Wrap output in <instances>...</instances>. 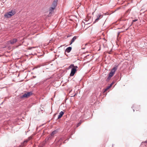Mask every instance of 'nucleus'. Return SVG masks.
<instances>
[{
    "instance_id": "nucleus-1",
    "label": "nucleus",
    "mask_w": 147,
    "mask_h": 147,
    "mask_svg": "<svg viewBox=\"0 0 147 147\" xmlns=\"http://www.w3.org/2000/svg\"><path fill=\"white\" fill-rule=\"evenodd\" d=\"M78 68L77 66H74V64H71L68 67L69 69H71V72L70 74V76H73L75 74L76 69Z\"/></svg>"
},
{
    "instance_id": "nucleus-2",
    "label": "nucleus",
    "mask_w": 147,
    "mask_h": 147,
    "mask_svg": "<svg viewBox=\"0 0 147 147\" xmlns=\"http://www.w3.org/2000/svg\"><path fill=\"white\" fill-rule=\"evenodd\" d=\"M117 69V66L115 65L114 67L111 69V71L109 75L108 78H111L114 75Z\"/></svg>"
},
{
    "instance_id": "nucleus-3",
    "label": "nucleus",
    "mask_w": 147,
    "mask_h": 147,
    "mask_svg": "<svg viewBox=\"0 0 147 147\" xmlns=\"http://www.w3.org/2000/svg\"><path fill=\"white\" fill-rule=\"evenodd\" d=\"M15 13L16 12L14 11H11L6 13L4 15V16L7 18H10L13 16Z\"/></svg>"
},
{
    "instance_id": "nucleus-4",
    "label": "nucleus",
    "mask_w": 147,
    "mask_h": 147,
    "mask_svg": "<svg viewBox=\"0 0 147 147\" xmlns=\"http://www.w3.org/2000/svg\"><path fill=\"white\" fill-rule=\"evenodd\" d=\"M32 94V93L31 92H27L25 93L22 96H21V97L22 98H28Z\"/></svg>"
},
{
    "instance_id": "nucleus-5",
    "label": "nucleus",
    "mask_w": 147,
    "mask_h": 147,
    "mask_svg": "<svg viewBox=\"0 0 147 147\" xmlns=\"http://www.w3.org/2000/svg\"><path fill=\"white\" fill-rule=\"evenodd\" d=\"M55 9V8L51 7L49 8V13L48 15L49 16H51V15L53 14L54 11V9Z\"/></svg>"
},
{
    "instance_id": "nucleus-6",
    "label": "nucleus",
    "mask_w": 147,
    "mask_h": 147,
    "mask_svg": "<svg viewBox=\"0 0 147 147\" xmlns=\"http://www.w3.org/2000/svg\"><path fill=\"white\" fill-rule=\"evenodd\" d=\"M58 0H54L52 5L51 6L55 8L57 4Z\"/></svg>"
},
{
    "instance_id": "nucleus-7",
    "label": "nucleus",
    "mask_w": 147,
    "mask_h": 147,
    "mask_svg": "<svg viewBox=\"0 0 147 147\" xmlns=\"http://www.w3.org/2000/svg\"><path fill=\"white\" fill-rule=\"evenodd\" d=\"M17 41V40L16 38H14L9 41V42L11 44H13L16 42Z\"/></svg>"
},
{
    "instance_id": "nucleus-8",
    "label": "nucleus",
    "mask_w": 147,
    "mask_h": 147,
    "mask_svg": "<svg viewBox=\"0 0 147 147\" xmlns=\"http://www.w3.org/2000/svg\"><path fill=\"white\" fill-rule=\"evenodd\" d=\"M77 36H74L72 39H71V42L70 43V45H71L74 41L75 40L77 39Z\"/></svg>"
},
{
    "instance_id": "nucleus-9",
    "label": "nucleus",
    "mask_w": 147,
    "mask_h": 147,
    "mask_svg": "<svg viewBox=\"0 0 147 147\" xmlns=\"http://www.w3.org/2000/svg\"><path fill=\"white\" fill-rule=\"evenodd\" d=\"M64 114V113L62 111H61L59 113V115H58V119H60L62 117V116H63V115Z\"/></svg>"
},
{
    "instance_id": "nucleus-10",
    "label": "nucleus",
    "mask_w": 147,
    "mask_h": 147,
    "mask_svg": "<svg viewBox=\"0 0 147 147\" xmlns=\"http://www.w3.org/2000/svg\"><path fill=\"white\" fill-rule=\"evenodd\" d=\"M72 48L71 47H69L67 48L65 50V51L69 53L71 50Z\"/></svg>"
},
{
    "instance_id": "nucleus-11",
    "label": "nucleus",
    "mask_w": 147,
    "mask_h": 147,
    "mask_svg": "<svg viewBox=\"0 0 147 147\" xmlns=\"http://www.w3.org/2000/svg\"><path fill=\"white\" fill-rule=\"evenodd\" d=\"M102 16L101 15H100V14H99V15H98L97 16V18L95 20V22H97L98 20L99 19V18H100L101 16Z\"/></svg>"
},
{
    "instance_id": "nucleus-12",
    "label": "nucleus",
    "mask_w": 147,
    "mask_h": 147,
    "mask_svg": "<svg viewBox=\"0 0 147 147\" xmlns=\"http://www.w3.org/2000/svg\"><path fill=\"white\" fill-rule=\"evenodd\" d=\"M57 133V131L56 130H55L52 132L51 134V136H53L55 134H56Z\"/></svg>"
},
{
    "instance_id": "nucleus-13",
    "label": "nucleus",
    "mask_w": 147,
    "mask_h": 147,
    "mask_svg": "<svg viewBox=\"0 0 147 147\" xmlns=\"http://www.w3.org/2000/svg\"><path fill=\"white\" fill-rule=\"evenodd\" d=\"M82 121H80V122L77 124V127H79V126L82 123Z\"/></svg>"
},
{
    "instance_id": "nucleus-14",
    "label": "nucleus",
    "mask_w": 147,
    "mask_h": 147,
    "mask_svg": "<svg viewBox=\"0 0 147 147\" xmlns=\"http://www.w3.org/2000/svg\"><path fill=\"white\" fill-rule=\"evenodd\" d=\"M109 87L108 86L105 89V92L106 91H107L108 89H109Z\"/></svg>"
},
{
    "instance_id": "nucleus-15",
    "label": "nucleus",
    "mask_w": 147,
    "mask_h": 147,
    "mask_svg": "<svg viewBox=\"0 0 147 147\" xmlns=\"http://www.w3.org/2000/svg\"><path fill=\"white\" fill-rule=\"evenodd\" d=\"M137 20H138V19H135L134 20H133V22H136V21H137Z\"/></svg>"
},
{
    "instance_id": "nucleus-16",
    "label": "nucleus",
    "mask_w": 147,
    "mask_h": 147,
    "mask_svg": "<svg viewBox=\"0 0 147 147\" xmlns=\"http://www.w3.org/2000/svg\"><path fill=\"white\" fill-rule=\"evenodd\" d=\"M112 86V85L110 84V85L108 87H109V88H110Z\"/></svg>"
},
{
    "instance_id": "nucleus-17",
    "label": "nucleus",
    "mask_w": 147,
    "mask_h": 147,
    "mask_svg": "<svg viewBox=\"0 0 147 147\" xmlns=\"http://www.w3.org/2000/svg\"><path fill=\"white\" fill-rule=\"evenodd\" d=\"M112 86V85L110 84V85L108 87H109V88H110Z\"/></svg>"
},
{
    "instance_id": "nucleus-18",
    "label": "nucleus",
    "mask_w": 147,
    "mask_h": 147,
    "mask_svg": "<svg viewBox=\"0 0 147 147\" xmlns=\"http://www.w3.org/2000/svg\"><path fill=\"white\" fill-rule=\"evenodd\" d=\"M32 47H30L29 48H28V49H31L32 48Z\"/></svg>"
},
{
    "instance_id": "nucleus-19",
    "label": "nucleus",
    "mask_w": 147,
    "mask_h": 147,
    "mask_svg": "<svg viewBox=\"0 0 147 147\" xmlns=\"http://www.w3.org/2000/svg\"><path fill=\"white\" fill-rule=\"evenodd\" d=\"M120 34V32H118V36Z\"/></svg>"
},
{
    "instance_id": "nucleus-20",
    "label": "nucleus",
    "mask_w": 147,
    "mask_h": 147,
    "mask_svg": "<svg viewBox=\"0 0 147 147\" xmlns=\"http://www.w3.org/2000/svg\"><path fill=\"white\" fill-rule=\"evenodd\" d=\"M145 143H147V140L145 141Z\"/></svg>"
},
{
    "instance_id": "nucleus-21",
    "label": "nucleus",
    "mask_w": 147,
    "mask_h": 147,
    "mask_svg": "<svg viewBox=\"0 0 147 147\" xmlns=\"http://www.w3.org/2000/svg\"><path fill=\"white\" fill-rule=\"evenodd\" d=\"M27 141H25L24 142V143H27Z\"/></svg>"
},
{
    "instance_id": "nucleus-22",
    "label": "nucleus",
    "mask_w": 147,
    "mask_h": 147,
    "mask_svg": "<svg viewBox=\"0 0 147 147\" xmlns=\"http://www.w3.org/2000/svg\"><path fill=\"white\" fill-rule=\"evenodd\" d=\"M112 85L113 84V83H112L111 84Z\"/></svg>"
}]
</instances>
